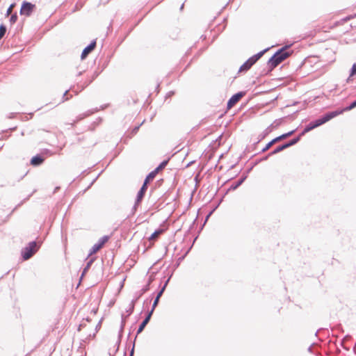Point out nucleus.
<instances>
[{
	"label": "nucleus",
	"mask_w": 356,
	"mask_h": 356,
	"mask_svg": "<svg viewBox=\"0 0 356 356\" xmlns=\"http://www.w3.org/2000/svg\"><path fill=\"white\" fill-rule=\"evenodd\" d=\"M356 74V63H354L350 69V76L351 77ZM350 79V78L348 79V81Z\"/></svg>",
	"instance_id": "obj_29"
},
{
	"label": "nucleus",
	"mask_w": 356,
	"mask_h": 356,
	"mask_svg": "<svg viewBox=\"0 0 356 356\" xmlns=\"http://www.w3.org/2000/svg\"><path fill=\"white\" fill-rule=\"evenodd\" d=\"M153 312H154V311H152V310H150V311H149L147 312L145 318L141 322V323L140 324V325H139V327H138V328L137 330L136 336L143 331V330L145 329V326L147 325V323L150 321V318L152 317V315Z\"/></svg>",
	"instance_id": "obj_11"
},
{
	"label": "nucleus",
	"mask_w": 356,
	"mask_h": 356,
	"mask_svg": "<svg viewBox=\"0 0 356 356\" xmlns=\"http://www.w3.org/2000/svg\"><path fill=\"white\" fill-rule=\"evenodd\" d=\"M109 236H104L101 237L98 242L95 243L92 248L90 250V252L88 254V257L91 256L92 254L96 253L97 251H99L104 245L108 241Z\"/></svg>",
	"instance_id": "obj_8"
},
{
	"label": "nucleus",
	"mask_w": 356,
	"mask_h": 356,
	"mask_svg": "<svg viewBox=\"0 0 356 356\" xmlns=\"http://www.w3.org/2000/svg\"><path fill=\"white\" fill-rule=\"evenodd\" d=\"M96 44V40H94L83 49L81 55V58L82 60L85 59L88 56V55L95 49Z\"/></svg>",
	"instance_id": "obj_12"
},
{
	"label": "nucleus",
	"mask_w": 356,
	"mask_h": 356,
	"mask_svg": "<svg viewBox=\"0 0 356 356\" xmlns=\"http://www.w3.org/2000/svg\"><path fill=\"white\" fill-rule=\"evenodd\" d=\"M245 95V92H238L234 95H233L227 102V108H232L240 99Z\"/></svg>",
	"instance_id": "obj_10"
},
{
	"label": "nucleus",
	"mask_w": 356,
	"mask_h": 356,
	"mask_svg": "<svg viewBox=\"0 0 356 356\" xmlns=\"http://www.w3.org/2000/svg\"><path fill=\"white\" fill-rule=\"evenodd\" d=\"M151 301H152V298H147L146 300H145L143 304L149 305V304H150Z\"/></svg>",
	"instance_id": "obj_37"
},
{
	"label": "nucleus",
	"mask_w": 356,
	"mask_h": 356,
	"mask_svg": "<svg viewBox=\"0 0 356 356\" xmlns=\"http://www.w3.org/2000/svg\"><path fill=\"white\" fill-rule=\"evenodd\" d=\"M289 46L285 45L281 49H278L268 60V66L269 70H273L277 67L282 61L287 58L291 54L289 51Z\"/></svg>",
	"instance_id": "obj_1"
},
{
	"label": "nucleus",
	"mask_w": 356,
	"mask_h": 356,
	"mask_svg": "<svg viewBox=\"0 0 356 356\" xmlns=\"http://www.w3.org/2000/svg\"><path fill=\"white\" fill-rule=\"evenodd\" d=\"M143 123V122L140 125H138V126L135 127L133 129V132H134V134H136V133L138 131V129H139V128H140V126Z\"/></svg>",
	"instance_id": "obj_36"
},
{
	"label": "nucleus",
	"mask_w": 356,
	"mask_h": 356,
	"mask_svg": "<svg viewBox=\"0 0 356 356\" xmlns=\"http://www.w3.org/2000/svg\"><path fill=\"white\" fill-rule=\"evenodd\" d=\"M162 296V295H161V293H158L154 300V302H153V305H152V311H154L156 308V307L157 306L159 302V299Z\"/></svg>",
	"instance_id": "obj_26"
},
{
	"label": "nucleus",
	"mask_w": 356,
	"mask_h": 356,
	"mask_svg": "<svg viewBox=\"0 0 356 356\" xmlns=\"http://www.w3.org/2000/svg\"><path fill=\"white\" fill-rule=\"evenodd\" d=\"M136 302H135V300H133L131 301V304H130V307L129 308V309L127 311L128 314H127V316H129V315H131L133 312H134V306H135V303Z\"/></svg>",
	"instance_id": "obj_28"
},
{
	"label": "nucleus",
	"mask_w": 356,
	"mask_h": 356,
	"mask_svg": "<svg viewBox=\"0 0 356 356\" xmlns=\"http://www.w3.org/2000/svg\"><path fill=\"white\" fill-rule=\"evenodd\" d=\"M286 148H287L286 145H285V143H284V144H282L281 145L277 146L272 152H269L268 153V156H273L274 154H277V153L284 150Z\"/></svg>",
	"instance_id": "obj_19"
},
{
	"label": "nucleus",
	"mask_w": 356,
	"mask_h": 356,
	"mask_svg": "<svg viewBox=\"0 0 356 356\" xmlns=\"http://www.w3.org/2000/svg\"><path fill=\"white\" fill-rule=\"evenodd\" d=\"M170 278L169 277L166 281L164 283L163 286H162V288L159 290V291L158 293H161V295H163V292L165 291V289L169 282V280H170Z\"/></svg>",
	"instance_id": "obj_32"
},
{
	"label": "nucleus",
	"mask_w": 356,
	"mask_h": 356,
	"mask_svg": "<svg viewBox=\"0 0 356 356\" xmlns=\"http://www.w3.org/2000/svg\"><path fill=\"white\" fill-rule=\"evenodd\" d=\"M163 232V229H159L155 230L149 237V240H155L160 234Z\"/></svg>",
	"instance_id": "obj_23"
},
{
	"label": "nucleus",
	"mask_w": 356,
	"mask_h": 356,
	"mask_svg": "<svg viewBox=\"0 0 356 356\" xmlns=\"http://www.w3.org/2000/svg\"><path fill=\"white\" fill-rule=\"evenodd\" d=\"M282 122V118L275 120L273 124L268 126L261 134L259 135V140L265 138L270 133L272 132L273 129H275L278 127L280 125H281Z\"/></svg>",
	"instance_id": "obj_7"
},
{
	"label": "nucleus",
	"mask_w": 356,
	"mask_h": 356,
	"mask_svg": "<svg viewBox=\"0 0 356 356\" xmlns=\"http://www.w3.org/2000/svg\"><path fill=\"white\" fill-rule=\"evenodd\" d=\"M268 50V48H266L259 53L254 54V56L249 58L239 68V72H245L248 71L253 65H254L264 54L266 51Z\"/></svg>",
	"instance_id": "obj_4"
},
{
	"label": "nucleus",
	"mask_w": 356,
	"mask_h": 356,
	"mask_svg": "<svg viewBox=\"0 0 356 356\" xmlns=\"http://www.w3.org/2000/svg\"><path fill=\"white\" fill-rule=\"evenodd\" d=\"M85 86H82L81 88V90H83Z\"/></svg>",
	"instance_id": "obj_46"
},
{
	"label": "nucleus",
	"mask_w": 356,
	"mask_h": 356,
	"mask_svg": "<svg viewBox=\"0 0 356 356\" xmlns=\"http://www.w3.org/2000/svg\"><path fill=\"white\" fill-rule=\"evenodd\" d=\"M142 202V200H140L138 202V195H136V200H135V203L131 209V214H134L135 212L137 211L138 209V207L139 206V204H140V202Z\"/></svg>",
	"instance_id": "obj_24"
},
{
	"label": "nucleus",
	"mask_w": 356,
	"mask_h": 356,
	"mask_svg": "<svg viewBox=\"0 0 356 356\" xmlns=\"http://www.w3.org/2000/svg\"><path fill=\"white\" fill-rule=\"evenodd\" d=\"M124 324H125V320H124V314H122V315L121 326H120V329L119 330V334H118V341L116 342L117 348H116V350L115 351H118V349H119L120 344V342H121V338L122 337V332H123V329H124Z\"/></svg>",
	"instance_id": "obj_17"
},
{
	"label": "nucleus",
	"mask_w": 356,
	"mask_h": 356,
	"mask_svg": "<svg viewBox=\"0 0 356 356\" xmlns=\"http://www.w3.org/2000/svg\"><path fill=\"white\" fill-rule=\"evenodd\" d=\"M59 188H60L59 186L56 187L54 191V193H56L59 190Z\"/></svg>",
	"instance_id": "obj_40"
},
{
	"label": "nucleus",
	"mask_w": 356,
	"mask_h": 356,
	"mask_svg": "<svg viewBox=\"0 0 356 356\" xmlns=\"http://www.w3.org/2000/svg\"><path fill=\"white\" fill-rule=\"evenodd\" d=\"M135 339H136V337H135ZM135 340H136V339H134V343H133V346H132V348H131V350H130V353H129V356H134V355Z\"/></svg>",
	"instance_id": "obj_35"
},
{
	"label": "nucleus",
	"mask_w": 356,
	"mask_h": 356,
	"mask_svg": "<svg viewBox=\"0 0 356 356\" xmlns=\"http://www.w3.org/2000/svg\"><path fill=\"white\" fill-rule=\"evenodd\" d=\"M308 350L310 351V352L312 351V347L311 346L309 347Z\"/></svg>",
	"instance_id": "obj_45"
},
{
	"label": "nucleus",
	"mask_w": 356,
	"mask_h": 356,
	"mask_svg": "<svg viewBox=\"0 0 356 356\" xmlns=\"http://www.w3.org/2000/svg\"><path fill=\"white\" fill-rule=\"evenodd\" d=\"M44 161V159L43 156H42L40 154H37L32 157L31 159L30 163L33 166H38L41 165Z\"/></svg>",
	"instance_id": "obj_16"
},
{
	"label": "nucleus",
	"mask_w": 356,
	"mask_h": 356,
	"mask_svg": "<svg viewBox=\"0 0 356 356\" xmlns=\"http://www.w3.org/2000/svg\"><path fill=\"white\" fill-rule=\"evenodd\" d=\"M170 278L169 277L166 281L164 283L163 286H162V288L159 290V291L158 293H161V295H163V292L165 291V289L169 282V280H170Z\"/></svg>",
	"instance_id": "obj_31"
},
{
	"label": "nucleus",
	"mask_w": 356,
	"mask_h": 356,
	"mask_svg": "<svg viewBox=\"0 0 356 356\" xmlns=\"http://www.w3.org/2000/svg\"><path fill=\"white\" fill-rule=\"evenodd\" d=\"M35 8V5L28 2V1H23L21 9H20V14L24 15L26 16H29L33 11V9Z\"/></svg>",
	"instance_id": "obj_9"
},
{
	"label": "nucleus",
	"mask_w": 356,
	"mask_h": 356,
	"mask_svg": "<svg viewBox=\"0 0 356 356\" xmlns=\"http://www.w3.org/2000/svg\"><path fill=\"white\" fill-rule=\"evenodd\" d=\"M95 257L93 258H91L88 262H87V264L86 266V267L83 268V272L81 273V279H82V277L85 275V274L88 272V270H89V268H90L91 265L92 264V263L94 262L95 261Z\"/></svg>",
	"instance_id": "obj_21"
},
{
	"label": "nucleus",
	"mask_w": 356,
	"mask_h": 356,
	"mask_svg": "<svg viewBox=\"0 0 356 356\" xmlns=\"http://www.w3.org/2000/svg\"><path fill=\"white\" fill-rule=\"evenodd\" d=\"M7 31L6 26L1 24L0 25V40L4 36Z\"/></svg>",
	"instance_id": "obj_27"
},
{
	"label": "nucleus",
	"mask_w": 356,
	"mask_h": 356,
	"mask_svg": "<svg viewBox=\"0 0 356 356\" xmlns=\"http://www.w3.org/2000/svg\"><path fill=\"white\" fill-rule=\"evenodd\" d=\"M149 176H151V175L149 173L145 180H144V182L142 185V186L140 187V190L138 191L137 195H138V202L140 201V200H143L145 195V193L147 190V188H148V183L153 180L155 177H151L149 178Z\"/></svg>",
	"instance_id": "obj_6"
},
{
	"label": "nucleus",
	"mask_w": 356,
	"mask_h": 356,
	"mask_svg": "<svg viewBox=\"0 0 356 356\" xmlns=\"http://www.w3.org/2000/svg\"><path fill=\"white\" fill-rule=\"evenodd\" d=\"M97 111H98L97 108H95L94 109L88 110L83 113L79 114V115L76 116V119L74 120V122L71 124L73 126L75 123H77L78 122L83 120L84 118L91 115L92 114H93Z\"/></svg>",
	"instance_id": "obj_13"
},
{
	"label": "nucleus",
	"mask_w": 356,
	"mask_h": 356,
	"mask_svg": "<svg viewBox=\"0 0 356 356\" xmlns=\"http://www.w3.org/2000/svg\"><path fill=\"white\" fill-rule=\"evenodd\" d=\"M296 131V130H292L291 131H289L287 133H285V134H283L275 138H273V140H271L270 142H268L266 146L261 149V152H266L267 150H268L275 143H278L279 141L282 140H284V139H286V138L291 136V135H293L294 134V132Z\"/></svg>",
	"instance_id": "obj_5"
},
{
	"label": "nucleus",
	"mask_w": 356,
	"mask_h": 356,
	"mask_svg": "<svg viewBox=\"0 0 356 356\" xmlns=\"http://www.w3.org/2000/svg\"><path fill=\"white\" fill-rule=\"evenodd\" d=\"M81 74H82V72H79L77 75L81 76Z\"/></svg>",
	"instance_id": "obj_44"
},
{
	"label": "nucleus",
	"mask_w": 356,
	"mask_h": 356,
	"mask_svg": "<svg viewBox=\"0 0 356 356\" xmlns=\"http://www.w3.org/2000/svg\"><path fill=\"white\" fill-rule=\"evenodd\" d=\"M341 112H328L321 116V118L310 122L307 125L305 126L303 131L300 133V136H304L306 133L313 130L314 129L326 123L332 118L340 115Z\"/></svg>",
	"instance_id": "obj_2"
},
{
	"label": "nucleus",
	"mask_w": 356,
	"mask_h": 356,
	"mask_svg": "<svg viewBox=\"0 0 356 356\" xmlns=\"http://www.w3.org/2000/svg\"><path fill=\"white\" fill-rule=\"evenodd\" d=\"M107 106H108V104H105V105L101 106L100 108H97V109H98V111H99V110H103V109H104L105 108H106Z\"/></svg>",
	"instance_id": "obj_39"
},
{
	"label": "nucleus",
	"mask_w": 356,
	"mask_h": 356,
	"mask_svg": "<svg viewBox=\"0 0 356 356\" xmlns=\"http://www.w3.org/2000/svg\"><path fill=\"white\" fill-rule=\"evenodd\" d=\"M184 4L183 3L181 7H180V10H182L184 8Z\"/></svg>",
	"instance_id": "obj_43"
},
{
	"label": "nucleus",
	"mask_w": 356,
	"mask_h": 356,
	"mask_svg": "<svg viewBox=\"0 0 356 356\" xmlns=\"http://www.w3.org/2000/svg\"><path fill=\"white\" fill-rule=\"evenodd\" d=\"M270 156H268V154L264 157L260 159L259 161H266Z\"/></svg>",
	"instance_id": "obj_38"
},
{
	"label": "nucleus",
	"mask_w": 356,
	"mask_h": 356,
	"mask_svg": "<svg viewBox=\"0 0 356 356\" xmlns=\"http://www.w3.org/2000/svg\"><path fill=\"white\" fill-rule=\"evenodd\" d=\"M355 107H356V99L355 101H353L350 105H348L346 108H344L343 109H341V110L334 111L333 112H341L340 114H341L344 111H350V110L353 109Z\"/></svg>",
	"instance_id": "obj_20"
},
{
	"label": "nucleus",
	"mask_w": 356,
	"mask_h": 356,
	"mask_svg": "<svg viewBox=\"0 0 356 356\" xmlns=\"http://www.w3.org/2000/svg\"><path fill=\"white\" fill-rule=\"evenodd\" d=\"M302 136H300V134L298 136H297V137L291 139V140L285 143V145H286L287 148L289 147H291V146H293L294 145H296V143H298L299 142V140H300V138Z\"/></svg>",
	"instance_id": "obj_22"
},
{
	"label": "nucleus",
	"mask_w": 356,
	"mask_h": 356,
	"mask_svg": "<svg viewBox=\"0 0 356 356\" xmlns=\"http://www.w3.org/2000/svg\"><path fill=\"white\" fill-rule=\"evenodd\" d=\"M15 3H12L7 10L6 15H8L11 13L13 8L15 7Z\"/></svg>",
	"instance_id": "obj_34"
},
{
	"label": "nucleus",
	"mask_w": 356,
	"mask_h": 356,
	"mask_svg": "<svg viewBox=\"0 0 356 356\" xmlns=\"http://www.w3.org/2000/svg\"><path fill=\"white\" fill-rule=\"evenodd\" d=\"M17 13H14L11 15L10 18V22L13 24H15L17 20Z\"/></svg>",
	"instance_id": "obj_30"
},
{
	"label": "nucleus",
	"mask_w": 356,
	"mask_h": 356,
	"mask_svg": "<svg viewBox=\"0 0 356 356\" xmlns=\"http://www.w3.org/2000/svg\"><path fill=\"white\" fill-rule=\"evenodd\" d=\"M69 92V90H65V92L63 93V97H62V101L61 102H64L67 100H68L70 97H66L67 93Z\"/></svg>",
	"instance_id": "obj_33"
},
{
	"label": "nucleus",
	"mask_w": 356,
	"mask_h": 356,
	"mask_svg": "<svg viewBox=\"0 0 356 356\" xmlns=\"http://www.w3.org/2000/svg\"><path fill=\"white\" fill-rule=\"evenodd\" d=\"M142 202V200H140L138 202V195H136V200H135V203L131 209V214H134L135 212L137 211L138 209V207L139 206V204H140V202Z\"/></svg>",
	"instance_id": "obj_25"
},
{
	"label": "nucleus",
	"mask_w": 356,
	"mask_h": 356,
	"mask_svg": "<svg viewBox=\"0 0 356 356\" xmlns=\"http://www.w3.org/2000/svg\"><path fill=\"white\" fill-rule=\"evenodd\" d=\"M97 179V177H96V178H95V179L91 182L90 186H91L92 184H93V183L96 181V179Z\"/></svg>",
	"instance_id": "obj_42"
},
{
	"label": "nucleus",
	"mask_w": 356,
	"mask_h": 356,
	"mask_svg": "<svg viewBox=\"0 0 356 356\" xmlns=\"http://www.w3.org/2000/svg\"><path fill=\"white\" fill-rule=\"evenodd\" d=\"M40 245L35 241H31L22 250L21 254L23 260L26 261L31 258L39 250Z\"/></svg>",
	"instance_id": "obj_3"
},
{
	"label": "nucleus",
	"mask_w": 356,
	"mask_h": 356,
	"mask_svg": "<svg viewBox=\"0 0 356 356\" xmlns=\"http://www.w3.org/2000/svg\"><path fill=\"white\" fill-rule=\"evenodd\" d=\"M150 282L151 281L149 280L148 283L145 286H144L139 291H137L135 293V298L133 299V300L136 302L145 293L149 290Z\"/></svg>",
	"instance_id": "obj_15"
},
{
	"label": "nucleus",
	"mask_w": 356,
	"mask_h": 356,
	"mask_svg": "<svg viewBox=\"0 0 356 356\" xmlns=\"http://www.w3.org/2000/svg\"><path fill=\"white\" fill-rule=\"evenodd\" d=\"M246 178H247V176H245V175L241 177L238 180H237L236 182L233 183L230 186L229 190L234 191L236 188H238L244 182V181L246 179Z\"/></svg>",
	"instance_id": "obj_18"
},
{
	"label": "nucleus",
	"mask_w": 356,
	"mask_h": 356,
	"mask_svg": "<svg viewBox=\"0 0 356 356\" xmlns=\"http://www.w3.org/2000/svg\"><path fill=\"white\" fill-rule=\"evenodd\" d=\"M169 161V159H166L163 161L154 170L149 172L151 176H149V178L151 177H155L156 175L159 173V171L162 170L165 168V166L168 165Z\"/></svg>",
	"instance_id": "obj_14"
},
{
	"label": "nucleus",
	"mask_w": 356,
	"mask_h": 356,
	"mask_svg": "<svg viewBox=\"0 0 356 356\" xmlns=\"http://www.w3.org/2000/svg\"><path fill=\"white\" fill-rule=\"evenodd\" d=\"M211 213H212V211H211V212H210V213L207 215V218H206V220L209 218V217L211 216Z\"/></svg>",
	"instance_id": "obj_41"
}]
</instances>
